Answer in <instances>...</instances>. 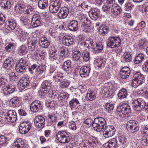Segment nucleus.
<instances>
[{"instance_id":"nucleus-1","label":"nucleus","mask_w":148,"mask_h":148,"mask_svg":"<svg viewBox=\"0 0 148 148\" xmlns=\"http://www.w3.org/2000/svg\"><path fill=\"white\" fill-rule=\"evenodd\" d=\"M102 92L105 94L106 97H108L111 96L113 92L117 89L118 87L116 84H112L108 82L104 84Z\"/></svg>"},{"instance_id":"nucleus-2","label":"nucleus","mask_w":148,"mask_h":148,"mask_svg":"<svg viewBox=\"0 0 148 148\" xmlns=\"http://www.w3.org/2000/svg\"><path fill=\"white\" fill-rule=\"evenodd\" d=\"M106 124V122L104 118L101 117L96 118L94 119L93 127L95 130L100 132L102 131V130H104V126Z\"/></svg>"},{"instance_id":"nucleus-3","label":"nucleus","mask_w":148,"mask_h":148,"mask_svg":"<svg viewBox=\"0 0 148 148\" xmlns=\"http://www.w3.org/2000/svg\"><path fill=\"white\" fill-rule=\"evenodd\" d=\"M102 8L104 11L110 10L113 14L116 16L120 14L122 11L121 8L116 4L110 5H105Z\"/></svg>"},{"instance_id":"nucleus-4","label":"nucleus","mask_w":148,"mask_h":148,"mask_svg":"<svg viewBox=\"0 0 148 148\" xmlns=\"http://www.w3.org/2000/svg\"><path fill=\"white\" fill-rule=\"evenodd\" d=\"M121 42V40L119 37L111 36L109 38L106 44L108 47L113 48L120 46Z\"/></svg>"},{"instance_id":"nucleus-5","label":"nucleus","mask_w":148,"mask_h":148,"mask_svg":"<svg viewBox=\"0 0 148 148\" xmlns=\"http://www.w3.org/2000/svg\"><path fill=\"white\" fill-rule=\"evenodd\" d=\"M133 109L137 111H140L145 106V101L142 98H138L133 101L132 103Z\"/></svg>"},{"instance_id":"nucleus-6","label":"nucleus","mask_w":148,"mask_h":148,"mask_svg":"<svg viewBox=\"0 0 148 148\" xmlns=\"http://www.w3.org/2000/svg\"><path fill=\"white\" fill-rule=\"evenodd\" d=\"M62 1L61 0H53L49 6V11L52 13L58 12L61 8Z\"/></svg>"},{"instance_id":"nucleus-7","label":"nucleus","mask_w":148,"mask_h":148,"mask_svg":"<svg viewBox=\"0 0 148 148\" xmlns=\"http://www.w3.org/2000/svg\"><path fill=\"white\" fill-rule=\"evenodd\" d=\"M126 127L127 128L130 129L131 132L132 133L138 132L140 128L138 122L134 120H131L127 121Z\"/></svg>"},{"instance_id":"nucleus-8","label":"nucleus","mask_w":148,"mask_h":148,"mask_svg":"<svg viewBox=\"0 0 148 148\" xmlns=\"http://www.w3.org/2000/svg\"><path fill=\"white\" fill-rule=\"evenodd\" d=\"M56 136L58 141L61 143H68L70 140L68 134L64 131L58 132Z\"/></svg>"},{"instance_id":"nucleus-9","label":"nucleus","mask_w":148,"mask_h":148,"mask_svg":"<svg viewBox=\"0 0 148 148\" xmlns=\"http://www.w3.org/2000/svg\"><path fill=\"white\" fill-rule=\"evenodd\" d=\"M26 66V60L22 58L17 63L15 66L16 70L18 73L23 74L26 71L25 68Z\"/></svg>"},{"instance_id":"nucleus-10","label":"nucleus","mask_w":148,"mask_h":148,"mask_svg":"<svg viewBox=\"0 0 148 148\" xmlns=\"http://www.w3.org/2000/svg\"><path fill=\"white\" fill-rule=\"evenodd\" d=\"M145 77L140 72H136L133 77L134 83L136 84L137 86L142 85L144 83Z\"/></svg>"},{"instance_id":"nucleus-11","label":"nucleus","mask_w":148,"mask_h":148,"mask_svg":"<svg viewBox=\"0 0 148 148\" xmlns=\"http://www.w3.org/2000/svg\"><path fill=\"white\" fill-rule=\"evenodd\" d=\"M117 112H121L123 114V117H125L124 115H128L131 112L130 106L127 103H123L121 106H118L117 108Z\"/></svg>"},{"instance_id":"nucleus-12","label":"nucleus","mask_w":148,"mask_h":148,"mask_svg":"<svg viewBox=\"0 0 148 148\" xmlns=\"http://www.w3.org/2000/svg\"><path fill=\"white\" fill-rule=\"evenodd\" d=\"M27 44L29 50L34 51L38 46V41L36 38L32 37L29 38L27 40Z\"/></svg>"},{"instance_id":"nucleus-13","label":"nucleus","mask_w":148,"mask_h":148,"mask_svg":"<svg viewBox=\"0 0 148 148\" xmlns=\"http://www.w3.org/2000/svg\"><path fill=\"white\" fill-rule=\"evenodd\" d=\"M32 124L29 122H23L20 123L19 130L20 133L25 134L27 133L30 129Z\"/></svg>"},{"instance_id":"nucleus-14","label":"nucleus","mask_w":148,"mask_h":148,"mask_svg":"<svg viewBox=\"0 0 148 148\" xmlns=\"http://www.w3.org/2000/svg\"><path fill=\"white\" fill-rule=\"evenodd\" d=\"M103 132L104 136L108 138L113 136L115 132V129L113 125L106 126Z\"/></svg>"},{"instance_id":"nucleus-15","label":"nucleus","mask_w":148,"mask_h":148,"mask_svg":"<svg viewBox=\"0 0 148 148\" xmlns=\"http://www.w3.org/2000/svg\"><path fill=\"white\" fill-rule=\"evenodd\" d=\"M34 125L36 127L38 128H42L45 124V119L41 115L36 116L34 120Z\"/></svg>"},{"instance_id":"nucleus-16","label":"nucleus","mask_w":148,"mask_h":148,"mask_svg":"<svg viewBox=\"0 0 148 148\" xmlns=\"http://www.w3.org/2000/svg\"><path fill=\"white\" fill-rule=\"evenodd\" d=\"M69 12V10L68 8L65 6L62 7L58 13V16L60 19H65L67 17Z\"/></svg>"},{"instance_id":"nucleus-17","label":"nucleus","mask_w":148,"mask_h":148,"mask_svg":"<svg viewBox=\"0 0 148 148\" xmlns=\"http://www.w3.org/2000/svg\"><path fill=\"white\" fill-rule=\"evenodd\" d=\"M16 89V88L14 85L8 84L3 88V94L5 95H10L14 92Z\"/></svg>"},{"instance_id":"nucleus-18","label":"nucleus","mask_w":148,"mask_h":148,"mask_svg":"<svg viewBox=\"0 0 148 148\" xmlns=\"http://www.w3.org/2000/svg\"><path fill=\"white\" fill-rule=\"evenodd\" d=\"M6 119L8 121L12 123L16 121L17 120V115L16 112L13 110H9L8 112Z\"/></svg>"},{"instance_id":"nucleus-19","label":"nucleus","mask_w":148,"mask_h":148,"mask_svg":"<svg viewBox=\"0 0 148 148\" xmlns=\"http://www.w3.org/2000/svg\"><path fill=\"white\" fill-rule=\"evenodd\" d=\"M16 26V21L13 19L6 21L5 23V28L9 31L14 30Z\"/></svg>"},{"instance_id":"nucleus-20","label":"nucleus","mask_w":148,"mask_h":148,"mask_svg":"<svg viewBox=\"0 0 148 148\" xmlns=\"http://www.w3.org/2000/svg\"><path fill=\"white\" fill-rule=\"evenodd\" d=\"M14 148H27L28 145L21 138L17 139L13 143Z\"/></svg>"},{"instance_id":"nucleus-21","label":"nucleus","mask_w":148,"mask_h":148,"mask_svg":"<svg viewBox=\"0 0 148 148\" xmlns=\"http://www.w3.org/2000/svg\"><path fill=\"white\" fill-rule=\"evenodd\" d=\"M41 102L38 100L34 101L30 105V110L33 112H36L41 108Z\"/></svg>"},{"instance_id":"nucleus-22","label":"nucleus","mask_w":148,"mask_h":148,"mask_svg":"<svg viewBox=\"0 0 148 148\" xmlns=\"http://www.w3.org/2000/svg\"><path fill=\"white\" fill-rule=\"evenodd\" d=\"M130 68L127 67H124L122 68L120 71V75L121 78L125 79L128 78L131 73Z\"/></svg>"},{"instance_id":"nucleus-23","label":"nucleus","mask_w":148,"mask_h":148,"mask_svg":"<svg viewBox=\"0 0 148 148\" xmlns=\"http://www.w3.org/2000/svg\"><path fill=\"white\" fill-rule=\"evenodd\" d=\"M31 22L34 27H36L40 26L41 23V18L40 16L38 14L34 15L32 18Z\"/></svg>"},{"instance_id":"nucleus-24","label":"nucleus","mask_w":148,"mask_h":148,"mask_svg":"<svg viewBox=\"0 0 148 148\" xmlns=\"http://www.w3.org/2000/svg\"><path fill=\"white\" fill-rule=\"evenodd\" d=\"M30 81L29 78L27 77H23L20 79L19 83L21 89L23 90L27 88L29 85Z\"/></svg>"},{"instance_id":"nucleus-25","label":"nucleus","mask_w":148,"mask_h":148,"mask_svg":"<svg viewBox=\"0 0 148 148\" xmlns=\"http://www.w3.org/2000/svg\"><path fill=\"white\" fill-rule=\"evenodd\" d=\"M57 48L56 49L54 47H52V49L50 51L49 56L50 58L52 60H57L58 59L59 56L58 53H57Z\"/></svg>"},{"instance_id":"nucleus-26","label":"nucleus","mask_w":148,"mask_h":148,"mask_svg":"<svg viewBox=\"0 0 148 148\" xmlns=\"http://www.w3.org/2000/svg\"><path fill=\"white\" fill-rule=\"evenodd\" d=\"M14 64V60L12 58H9L5 60L3 65L5 68L9 69L12 68Z\"/></svg>"},{"instance_id":"nucleus-27","label":"nucleus","mask_w":148,"mask_h":148,"mask_svg":"<svg viewBox=\"0 0 148 148\" xmlns=\"http://www.w3.org/2000/svg\"><path fill=\"white\" fill-rule=\"evenodd\" d=\"M90 71V68L87 66H82L80 69L79 73L82 77L88 76Z\"/></svg>"},{"instance_id":"nucleus-28","label":"nucleus","mask_w":148,"mask_h":148,"mask_svg":"<svg viewBox=\"0 0 148 148\" xmlns=\"http://www.w3.org/2000/svg\"><path fill=\"white\" fill-rule=\"evenodd\" d=\"M68 27L69 29L72 31H75L77 30L78 23L77 21L73 20L69 24Z\"/></svg>"},{"instance_id":"nucleus-29","label":"nucleus","mask_w":148,"mask_h":148,"mask_svg":"<svg viewBox=\"0 0 148 148\" xmlns=\"http://www.w3.org/2000/svg\"><path fill=\"white\" fill-rule=\"evenodd\" d=\"M39 44L41 47L46 48L49 45L50 42L46 37H42L40 39Z\"/></svg>"},{"instance_id":"nucleus-30","label":"nucleus","mask_w":148,"mask_h":148,"mask_svg":"<svg viewBox=\"0 0 148 148\" xmlns=\"http://www.w3.org/2000/svg\"><path fill=\"white\" fill-rule=\"evenodd\" d=\"M117 95L119 98L120 99L125 98L128 95L127 91L125 88H123L119 90Z\"/></svg>"},{"instance_id":"nucleus-31","label":"nucleus","mask_w":148,"mask_h":148,"mask_svg":"<svg viewBox=\"0 0 148 148\" xmlns=\"http://www.w3.org/2000/svg\"><path fill=\"white\" fill-rule=\"evenodd\" d=\"M109 27L105 25H103L99 28V34L102 36H104L107 34L109 31Z\"/></svg>"},{"instance_id":"nucleus-32","label":"nucleus","mask_w":148,"mask_h":148,"mask_svg":"<svg viewBox=\"0 0 148 148\" xmlns=\"http://www.w3.org/2000/svg\"><path fill=\"white\" fill-rule=\"evenodd\" d=\"M103 46L101 43L95 42V45L92 51L96 54L101 52L103 49Z\"/></svg>"},{"instance_id":"nucleus-33","label":"nucleus","mask_w":148,"mask_h":148,"mask_svg":"<svg viewBox=\"0 0 148 148\" xmlns=\"http://www.w3.org/2000/svg\"><path fill=\"white\" fill-rule=\"evenodd\" d=\"M60 53L61 54H60V58L59 60L60 61L61 60V62H62V61H63L64 60V58L68 53V50L64 47H60Z\"/></svg>"},{"instance_id":"nucleus-34","label":"nucleus","mask_w":148,"mask_h":148,"mask_svg":"<svg viewBox=\"0 0 148 148\" xmlns=\"http://www.w3.org/2000/svg\"><path fill=\"white\" fill-rule=\"evenodd\" d=\"M145 58L144 54L140 53L136 56L134 59V62L136 64H139L142 62Z\"/></svg>"},{"instance_id":"nucleus-35","label":"nucleus","mask_w":148,"mask_h":148,"mask_svg":"<svg viewBox=\"0 0 148 148\" xmlns=\"http://www.w3.org/2000/svg\"><path fill=\"white\" fill-rule=\"evenodd\" d=\"M49 123L50 125L53 126L55 125L56 123L58 122L59 119L56 116L54 115H51L49 117Z\"/></svg>"},{"instance_id":"nucleus-36","label":"nucleus","mask_w":148,"mask_h":148,"mask_svg":"<svg viewBox=\"0 0 148 148\" xmlns=\"http://www.w3.org/2000/svg\"><path fill=\"white\" fill-rule=\"evenodd\" d=\"M63 74L61 72H58L53 76V79L56 82H61L64 79Z\"/></svg>"},{"instance_id":"nucleus-37","label":"nucleus","mask_w":148,"mask_h":148,"mask_svg":"<svg viewBox=\"0 0 148 148\" xmlns=\"http://www.w3.org/2000/svg\"><path fill=\"white\" fill-rule=\"evenodd\" d=\"M117 140L116 139L114 138L110 140L108 143L105 144L106 146H107L108 148H114L116 145Z\"/></svg>"},{"instance_id":"nucleus-38","label":"nucleus","mask_w":148,"mask_h":148,"mask_svg":"<svg viewBox=\"0 0 148 148\" xmlns=\"http://www.w3.org/2000/svg\"><path fill=\"white\" fill-rule=\"evenodd\" d=\"M81 52L78 51H75L72 53V58L74 61H77L81 59L82 57Z\"/></svg>"},{"instance_id":"nucleus-39","label":"nucleus","mask_w":148,"mask_h":148,"mask_svg":"<svg viewBox=\"0 0 148 148\" xmlns=\"http://www.w3.org/2000/svg\"><path fill=\"white\" fill-rule=\"evenodd\" d=\"M87 99L90 101H92L95 99L96 96L95 93L93 91H88L86 95Z\"/></svg>"},{"instance_id":"nucleus-40","label":"nucleus","mask_w":148,"mask_h":148,"mask_svg":"<svg viewBox=\"0 0 148 148\" xmlns=\"http://www.w3.org/2000/svg\"><path fill=\"white\" fill-rule=\"evenodd\" d=\"M119 142L122 144H125L128 141L127 136L124 134H120L118 137Z\"/></svg>"},{"instance_id":"nucleus-41","label":"nucleus","mask_w":148,"mask_h":148,"mask_svg":"<svg viewBox=\"0 0 148 148\" xmlns=\"http://www.w3.org/2000/svg\"><path fill=\"white\" fill-rule=\"evenodd\" d=\"M10 103L13 106H18L20 105V100L18 97H15L10 99Z\"/></svg>"},{"instance_id":"nucleus-42","label":"nucleus","mask_w":148,"mask_h":148,"mask_svg":"<svg viewBox=\"0 0 148 148\" xmlns=\"http://www.w3.org/2000/svg\"><path fill=\"white\" fill-rule=\"evenodd\" d=\"M71 63L70 60H68L65 61L64 63L63 69L66 71H68L71 68Z\"/></svg>"},{"instance_id":"nucleus-43","label":"nucleus","mask_w":148,"mask_h":148,"mask_svg":"<svg viewBox=\"0 0 148 148\" xmlns=\"http://www.w3.org/2000/svg\"><path fill=\"white\" fill-rule=\"evenodd\" d=\"M20 20L23 26H24L28 28H29V24L30 22V20L29 19L24 18V16H22L20 18Z\"/></svg>"},{"instance_id":"nucleus-44","label":"nucleus","mask_w":148,"mask_h":148,"mask_svg":"<svg viewBox=\"0 0 148 148\" xmlns=\"http://www.w3.org/2000/svg\"><path fill=\"white\" fill-rule=\"evenodd\" d=\"M48 0H39L38 3V7L41 9H45L48 5Z\"/></svg>"},{"instance_id":"nucleus-45","label":"nucleus","mask_w":148,"mask_h":148,"mask_svg":"<svg viewBox=\"0 0 148 148\" xmlns=\"http://www.w3.org/2000/svg\"><path fill=\"white\" fill-rule=\"evenodd\" d=\"M41 86L43 89L49 90L51 86V82L47 80H45L42 82Z\"/></svg>"},{"instance_id":"nucleus-46","label":"nucleus","mask_w":148,"mask_h":148,"mask_svg":"<svg viewBox=\"0 0 148 148\" xmlns=\"http://www.w3.org/2000/svg\"><path fill=\"white\" fill-rule=\"evenodd\" d=\"M70 84V82L69 81L64 79L60 83L59 86L62 88H66L69 86Z\"/></svg>"},{"instance_id":"nucleus-47","label":"nucleus","mask_w":148,"mask_h":148,"mask_svg":"<svg viewBox=\"0 0 148 148\" xmlns=\"http://www.w3.org/2000/svg\"><path fill=\"white\" fill-rule=\"evenodd\" d=\"M96 10L94 9L92 11H90L89 16L92 20L95 21L97 20L98 17V13L96 12Z\"/></svg>"},{"instance_id":"nucleus-48","label":"nucleus","mask_w":148,"mask_h":148,"mask_svg":"<svg viewBox=\"0 0 148 148\" xmlns=\"http://www.w3.org/2000/svg\"><path fill=\"white\" fill-rule=\"evenodd\" d=\"M90 146H95L98 143V139L95 137H90L88 139Z\"/></svg>"},{"instance_id":"nucleus-49","label":"nucleus","mask_w":148,"mask_h":148,"mask_svg":"<svg viewBox=\"0 0 148 148\" xmlns=\"http://www.w3.org/2000/svg\"><path fill=\"white\" fill-rule=\"evenodd\" d=\"M64 40V44L66 46L71 45H73L74 43L73 39L70 37H65Z\"/></svg>"},{"instance_id":"nucleus-50","label":"nucleus","mask_w":148,"mask_h":148,"mask_svg":"<svg viewBox=\"0 0 148 148\" xmlns=\"http://www.w3.org/2000/svg\"><path fill=\"white\" fill-rule=\"evenodd\" d=\"M114 108L113 105L110 103H106L104 106L105 110L109 113H111L112 112Z\"/></svg>"},{"instance_id":"nucleus-51","label":"nucleus","mask_w":148,"mask_h":148,"mask_svg":"<svg viewBox=\"0 0 148 148\" xmlns=\"http://www.w3.org/2000/svg\"><path fill=\"white\" fill-rule=\"evenodd\" d=\"M69 105L71 108H74L77 104H79L78 100L76 98L73 99L69 102Z\"/></svg>"},{"instance_id":"nucleus-52","label":"nucleus","mask_w":148,"mask_h":148,"mask_svg":"<svg viewBox=\"0 0 148 148\" xmlns=\"http://www.w3.org/2000/svg\"><path fill=\"white\" fill-rule=\"evenodd\" d=\"M123 57L126 62H130L132 60V57L130 53L125 52Z\"/></svg>"},{"instance_id":"nucleus-53","label":"nucleus","mask_w":148,"mask_h":148,"mask_svg":"<svg viewBox=\"0 0 148 148\" xmlns=\"http://www.w3.org/2000/svg\"><path fill=\"white\" fill-rule=\"evenodd\" d=\"M77 88L80 90V92L83 93L85 92L87 90V87L86 86L81 83H79Z\"/></svg>"},{"instance_id":"nucleus-54","label":"nucleus","mask_w":148,"mask_h":148,"mask_svg":"<svg viewBox=\"0 0 148 148\" xmlns=\"http://www.w3.org/2000/svg\"><path fill=\"white\" fill-rule=\"evenodd\" d=\"M81 24V27H85L86 28H87L90 27V21L88 20V19L86 17L83 21H82Z\"/></svg>"},{"instance_id":"nucleus-55","label":"nucleus","mask_w":148,"mask_h":148,"mask_svg":"<svg viewBox=\"0 0 148 148\" xmlns=\"http://www.w3.org/2000/svg\"><path fill=\"white\" fill-rule=\"evenodd\" d=\"M84 123L86 125V127H89L92 125L93 126L94 121L90 118H88L84 121Z\"/></svg>"},{"instance_id":"nucleus-56","label":"nucleus","mask_w":148,"mask_h":148,"mask_svg":"<svg viewBox=\"0 0 148 148\" xmlns=\"http://www.w3.org/2000/svg\"><path fill=\"white\" fill-rule=\"evenodd\" d=\"M25 7V5L23 4H18L15 6V10L18 12L22 11V10L24 11Z\"/></svg>"},{"instance_id":"nucleus-57","label":"nucleus","mask_w":148,"mask_h":148,"mask_svg":"<svg viewBox=\"0 0 148 148\" xmlns=\"http://www.w3.org/2000/svg\"><path fill=\"white\" fill-rule=\"evenodd\" d=\"M78 7H81L82 9L84 10H87L88 9L89 7L87 1H84L82 3H79L78 5Z\"/></svg>"},{"instance_id":"nucleus-58","label":"nucleus","mask_w":148,"mask_h":148,"mask_svg":"<svg viewBox=\"0 0 148 148\" xmlns=\"http://www.w3.org/2000/svg\"><path fill=\"white\" fill-rule=\"evenodd\" d=\"M27 48L24 46L22 45L21 49L19 51V54L20 55H24L27 53Z\"/></svg>"},{"instance_id":"nucleus-59","label":"nucleus","mask_w":148,"mask_h":148,"mask_svg":"<svg viewBox=\"0 0 148 148\" xmlns=\"http://www.w3.org/2000/svg\"><path fill=\"white\" fill-rule=\"evenodd\" d=\"M82 58L83 59V60L86 62L88 61L89 59V53L88 51H86L84 52L82 54Z\"/></svg>"},{"instance_id":"nucleus-60","label":"nucleus","mask_w":148,"mask_h":148,"mask_svg":"<svg viewBox=\"0 0 148 148\" xmlns=\"http://www.w3.org/2000/svg\"><path fill=\"white\" fill-rule=\"evenodd\" d=\"M9 79L12 81H16L17 79V77L15 73L12 72H11L9 74Z\"/></svg>"},{"instance_id":"nucleus-61","label":"nucleus","mask_w":148,"mask_h":148,"mask_svg":"<svg viewBox=\"0 0 148 148\" xmlns=\"http://www.w3.org/2000/svg\"><path fill=\"white\" fill-rule=\"evenodd\" d=\"M80 146L81 147H84V148L87 147L89 146H90L88 140H83L82 142L80 144Z\"/></svg>"},{"instance_id":"nucleus-62","label":"nucleus","mask_w":148,"mask_h":148,"mask_svg":"<svg viewBox=\"0 0 148 148\" xmlns=\"http://www.w3.org/2000/svg\"><path fill=\"white\" fill-rule=\"evenodd\" d=\"M49 90L47 89L42 90L40 91L39 94L40 95L42 96V97H46L49 93Z\"/></svg>"},{"instance_id":"nucleus-63","label":"nucleus","mask_w":148,"mask_h":148,"mask_svg":"<svg viewBox=\"0 0 148 148\" xmlns=\"http://www.w3.org/2000/svg\"><path fill=\"white\" fill-rule=\"evenodd\" d=\"M8 138L4 136H0V145L3 144L7 142Z\"/></svg>"},{"instance_id":"nucleus-64","label":"nucleus","mask_w":148,"mask_h":148,"mask_svg":"<svg viewBox=\"0 0 148 148\" xmlns=\"http://www.w3.org/2000/svg\"><path fill=\"white\" fill-rule=\"evenodd\" d=\"M142 69L144 71L148 73V59L146 60L143 64Z\"/></svg>"}]
</instances>
